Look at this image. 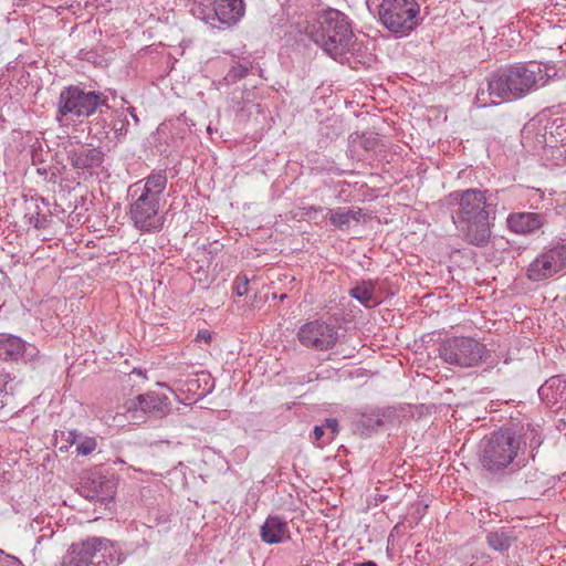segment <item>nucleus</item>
<instances>
[{"mask_svg": "<svg viewBox=\"0 0 566 566\" xmlns=\"http://www.w3.org/2000/svg\"><path fill=\"white\" fill-rule=\"evenodd\" d=\"M539 397L552 408H563L566 405V376L556 375L551 377L538 389Z\"/></svg>", "mask_w": 566, "mask_h": 566, "instance_id": "obj_16", "label": "nucleus"}, {"mask_svg": "<svg viewBox=\"0 0 566 566\" xmlns=\"http://www.w3.org/2000/svg\"><path fill=\"white\" fill-rule=\"evenodd\" d=\"M81 494L91 501L107 505L113 500V485L103 475L94 473L81 486Z\"/></svg>", "mask_w": 566, "mask_h": 566, "instance_id": "obj_14", "label": "nucleus"}, {"mask_svg": "<svg viewBox=\"0 0 566 566\" xmlns=\"http://www.w3.org/2000/svg\"><path fill=\"white\" fill-rule=\"evenodd\" d=\"M71 436L73 437L72 443L76 444V452L81 455L92 453L97 447L96 439L93 437H84L73 432H71Z\"/></svg>", "mask_w": 566, "mask_h": 566, "instance_id": "obj_25", "label": "nucleus"}, {"mask_svg": "<svg viewBox=\"0 0 566 566\" xmlns=\"http://www.w3.org/2000/svg\"><path fill=\"white\" fill-rule=\"evenodd\" d=\"M8 563L9 566H22L21 562L15 557H11Z\"/></svg>", "mask_w": 566, "mask_h": 566, "instance_id": "obj_32", "label": "nucleus"}, {"mask_svg": "<svg viewBox=\"0 0 566 566\" xmlns=\"http://www.w3.org/2000/svg\"><path fill=\"white\" fill-rule=\"evenodd\" d=\"M349 294L366 307H371L378 303L375 298V283L373 281H361L350 289Z\"/></svg>", "mask_w": 566, "mask_h": 566, "instance_id": "obj_22", "label": "nucleus"}, {"mask_svg": "<svg viewBox=\"0 0 566 566\" xmlns=\"http://www.w3.org/2000/svg\"><path fill=\"white\" fill-rule=\"evenodd\" d=\"M459 203L457 219L465 240L473 245H485L491 237L490 214L493 207L488 202L486 191L467 189L450 195Z\"/></svg>", "mask_w": 566, "mask_h": 566, "instance_id": "obj_5", "label": "nucleus"}, {"mask_svg": "<svg viewBox=\"0 0 566 566\" xmlns=\"http://www.w3.org/2000/svg\"><path fill=\"white\" fill-rule=\"evenodd\" d=\"M234 291L238 296H243L249 291V279L247 275H239L235 277L234 283Z\"/></svg>", "mask_w": 566, "mask_h": 566, "instance_id": "obj_29", "label": "nucleus"}, {"mask_svg": "<svg viewBox=\"0 0 566 566\" xmlns=\"http://www.w3.org/2000/svg\"><path fill=\"white\" fill-rule=\"evenodd\" d=\"M249 73V66L238 63L233 65L224 76L227 84H233L241 78L245 77Z\"/></svg>", "mask_w": 566, "mask_h": 566, "instance_id": "obj_26", "label": "nucleus"}, {"mask_svg": "<svg viewBox=\"0 0 566 566\" xmlns=\"http://www.w3.org/2000/svg\"><path fill=\"white\" fill-rule=\"evenodd\" d=\"M243 14V0H214L211 20L217 19L222 24L232 25L235 24Z\"/></svg>", "mask_w": 566, "mask_h": 566, "instance_id": "obj_18", "label": "nucleus"}, {"mask_svg": "<svg viewBox=\"0 0 566 566\" xmlns=\"http://www.w3.org/2000/svg\"><path fill=\"white\" fill-rule=\"evenodd\" d=\"M354 424L358 432L365 434L380 427L382 419L380 415L376 412L361 413L356 417Z\"/></svg>", "mask_w": 566, "mask_h": 566, "instance_id": "obj_23", "label": "nucleus"}, {"mask_svg": "<svg viewBox=\"0 0 566 566\" xmlns=\"http://www.w3.org/2000/svg\"><path fill=\"white\" fill-rule=\"evenodd\" d=\"M133 374H137L138 376H143V377H144V374H143V371H142L140 369H136V368H135V369L133 370Z\"/></svg>", "mask_w": 566, "mask_h": 566, "instance_id": "obj_35", "label": "nucleus"}, {"mask_svg": "<svg viewBox=\"0 0 566 566\" xmlns=\"http://www.w3.org/2000/svg\"><path fill=\"white\" fill-rule=\"evenodd\" d=\"M354 566H378V565L373 560H367V562H363V563H357Z\"/></svg>", "mask_w": 566, "mask_h": 566, "instance_id": "obj_33", "label": "nucleus"}, {"mask_svg": "<svg viewBox=\"0 0 566 566\" xmlns=\"http://www.w3.org/2000/svg\"><path fill=\"white\" fill-rule=\"evenodd\" d=\"M379 19L391 32L406 34L418 23L419 4L415 0H381Z\"/></svg>", "mask_w": 566, "mask_h": 566, "instance_id": "obj_10", "label": "nucleus"}, {"mask_svg": "<svg viewBox=\"0 0 566 566\" xmlns=\"http://www.w3.org/2000/svg\"><path fill=\"white\" fill-rule=\"evenodd\" d=\"M548 80V69L542 63L511 65L491 76L488 88L476 93V104L479 107H486L521 98L544 86Z\"/></svg>", "mask_w": 566, "mask_h": 566, "instance_id": "obj_1", "label": "nucleus"}, {"mask_svg": "<svg viewBox=\"0 0 566 566\" xmlns=\"http://www.w3.org/2000/svg\"><path fill=\"white\" fill-rule=\"evenodd\" d=\"M375 143H376V142H375V139H373V140H369V139H368V140H366V143H365L364 147H365L366 149L373 148V147H374V145H375Z\"/></svg>", "mask_w": 566, "mask_h": 566, "instance_id": "obj_34", "label": "nucleus"}, {"mask_svg": "<svg viewBox=\"0 0 566 566\" xmlns=\"http://www.w3.org/2000/svg\"><path fill=\"white\" fill-rule=\"evenodd\" d=\"M313 436H314V442L318 447H322L325 444V443H323V441L327 438V431L323 424L314 427Z\"/></svg>", "mask_w": 566, "mask_h": 566, "instance_id": "obj_30", "label": "nucleus"}, {"mask_svg": "<svg viewBox=\"0 0 566 566\" xmlns=\"http://www.w3.org/2000/svg\"><path fill=\"white\" fill-rule=\"evenodd\" d=\"M542 443L541 429L531 422L512 424L493 432L483 446L481 464L490 472L504 470L524 449L533 451Z\"/></svg>", "mask_w": 566, "mask_h": 566, "instance_id": "obj_2", "label": "nucleus"}, {"mask_svg": "<svg viewBox=\"0 0 566 566\" xmlns=\"http://www.w3.org/2000/svg\"><path fill=\"white\" fill-rule=\"evenodd\" d=\"M124 408L128 417L134 421L142 420L145 416L161 418L170 412V400L165 395L149 391L128 399Z\"/></svg>", "mask_w": 566, "mask_h": 566, "instance_id": "obj_13", "label": "nucleus"}, {"mask_svg": "<svg viewBox=\"0 0 566 566\" xmlns=\"http://www.w3.org/2000/svg\"><path fill=\"white\" fill-rule=\"evenodd\" d=\"M324 211L325 209L322 207H310L306 214L312 218V212L322 213ZM326 216H328L329 221L334 227L340 230H347L352 224H356L360 221L363 210L360 208L339 207L336 209H326Z\"/></svg>", "mask_w": 566, "mask_h": 566, "instance_id": "obj_15", "label": "nucleus"}, {"mask_svg": "<svg viewBox=\"0 0 566 566\" xmlns=\"http://www.w3.org/2000/svg\"><path fill=\"white\" fill-rule=\"evenodd\" d=\"M323 426L327 431V438L323 441V443H329L338 433V421L336 419L329 418L325 420Z\"/></svg>", "mask_w": 566, "mask_h": 566, "instance_id": "obj_28", "label": "nucleus"}, {"mask_svg": "<svg viewBox=\"0 0 566 566\" xmlns=\"http://www.w3.org/2000/svg\"><path fill=\"white\" fill-rule=\"evenodd\" d=\"M27 350L25 343L13 335L0 334V359H17Z\"/></svg>", "mask_w": 566, "mask_h": 566, "instance_id": "obj_21", "label": "nucleus"}, {"mask_svg": "<svg viewBox=\"0 0 566 566\" xmlns=\"http://www.w3.org/2000/svg\"><path fill=\"white\" fill-rule=\"evenodd\" d=\"M488 543L496 551H506L512 543V537L505 530H497L488 534Z\"/></svg>", "mask_w": 566, "mask_h": 566, "instance_id": "obj_24", "label": "nucleus"}, {"mask_svg": "<svg viewBox=\"0 0 566 566\" xmlns=\"http://www.w3.org/2000/svg\"><path fill=\"white\" fill-rule=\"evenodd\" d=\"M297 339L304 347L322 352L336 345L338 332L334 325L315 319L298 328Z\"/></svg>", "mask_w": 566, "mask_h": 566, "instance_id": "obj_12", "label": "nucleus"}, {"mask_svg": "<svg viewBox=\"0 0 566 566\" xmlns=\"http://www.w3.org/2000/svg\"><path fill=\"white\" fill-rule=\"evenodd\" d=\"M197 338L202 339L206 343H209L211 339V336L208 331H199V333L197 334Z\"/></svg>", "mask_w": 566, "mask_h": 566, "instance_id": "obj_31", "label": "nucleus"}, {"mask_svg": "<svg viewBox=\"0 0 566 566\" xmlns=\"http://www.w3.org/2000/svg\"><path fill=\"white\" fill-rule=\"evenodd\" d=\"M119 563L120 553L112 541L88 537L70 546L62 566H115Z\"/></svg>", "mask_w": 566, "mask_h": 566, "instance_id": "obj_6", "label": "nucleus"}, {"mask_svg": "<svg viewBox=\"0 0 566 566\" xmlns=\"http://www.w3.org/2000/svg\"><path fill=\"white\" fill-rule=\"evenodd\" d=\"M69 159L75 169L88 170L102 165L104 154L98 148L81 145L69 151Z\"/></svg>", "mask_w": 566, "mask_h": 566, "instance_id": "obj_17", "label": "nucleus"}, {"mask_svg": "<svg viewBox=\"0 0 566 566\" xmlns=\"http://www.w3.org/2000/svg\"><path fill=\"white\" fill-rule=\"evenodd\" d=\"M566 272V241H558L538 254L527 269L532 281H542Z\"/></svg>", "mask_w": 566, "mask_h": 566, "instance_id": "obj_11", "label": "nucleus"}, {"mask_svg": "<svg viewBox=\"0 0 566 566\" xmlns=\"http://www.w3.org/2000/svg\"><path fill=\"white\" fill-rule=\"evenodd\" d=\"M485 355V345L472 337H449L439 345V357L446 364L460 368L478 366Z\"/></svg>", "mask_w": 566, "mask_h": 566, "instance_id": "obj_9", "label": "nucleus"}, {"mask_svg": "<svg viewBox=\"0 0 566 566\" xmlns=\"http://www.w3.org/2000/svg\"><path fill=\"white\" fill-rule=\"evenodd\" d=\"M261 538L268 544H277L290 538L287 522L279 516H269L261 527Z\"/></svg>", "mask_w": 566, "mask_h": 566, "instance_id": "obj_20", "label": "nucleus"}, {"mask_svg": "<svg viewBox=\"0 0 566 566\" xmlns=\"http://www.w3.org/2000/svg\"><path fill=\"white\" fill-rule=\"evenodd\" d=\"M545 120L546 123L543 124L544 116H541L528 122L523 129V136L542 127L544 133L538 143L543 144L545 154L559 165L566 161V115H555Z\"/></svg>", "mask_w": 566, "mask_h": 566, "instance_id": "obj_7", "label": "nucleus"}, {"mask_svg": "<svg viewBox=\"0 0 566 566\" xmlns=\"http://www.w3.org/2000/svg\"><path fill=\"white\" fill-rule=\"evenodd\" d=\"M104 103L101 94L83 91L77 86L64 88L59 96L56 120L60 125H69V119L88 117Z\"/></svg>", "mask_w": 566, "mask_h": 566, "instance_id": "obj_8", "label": "nucleus"}, {"mask_svg": "<svg viewBox=\"0 0 566 566\" xmlns=\"http://www.w3.org/2000/svg\"><path fill=\"white\" fill-rule=\"evenodd\" d=\"M112 125L116 136H124L128 126L126 114L124 112L117 113Z\"/></svg>", "mask_w": 566, "mask_h": 566, "instance_id": "obj_27", "label": "nucleus"}, {"mask_svg": "<svg viewBox=\"0 0 566 566\" xmlns=\"http://www.w3.org/2000/svg\"><path fill=\"white\" fill-rule=\"evenodd\" d=\"M310 36L326 54L340 63L348 61L357 50L348 18L335 9H328L318 15Z\"/></svg>", "mask_w": 566, "mask_h": 566, "instance_id": "obj_4", "label": "nucleus"}, {"mask_svg": "<svg viewBox=\"0 0 566 566\" xmlns=\"http://www.w3.org/2000/svg\"><path fill=\"white\" fill-rule=\"evenodd\" d=\"M166 186V174L156 172L129 187V217L138 230L156 232L163 228L164 216L160 210L165 205Z\"/></svg>", "mask_w": 566, "mask_h": 566, "instance_id": "obj_3", "label": "nucleus"}, {"mask_svg": "<svg viewBox=\"0 0 566 566\" xmlns=\"http://www.w3.org/2000/svg\"><path fill=\"white\" fill-rule=\"evenodd\" d=\"M544 216L535 212H518L507 217L510 230L518 234L534 232L544 224Z\"/></svg>", "mask_w": 566, "mask_h": 566, "instance_id": "obj_19", "label": "nucleus"}, {"mask_svg": "<svg viewBox=\"0 0 566 566\" xmlns=\"http://www.w3.org/2000/svg\"><path fill=\"white\" fill-rule=\"evenodd\" d=\"M132 116L134 117V119H135L136 122H138V117H136V115H134V114L132 113Z\"/></svg>", "mask_w": 566, "mask_h": 566, "instance_id": "obj_36", "label": "nucleus"}]
</instances>
